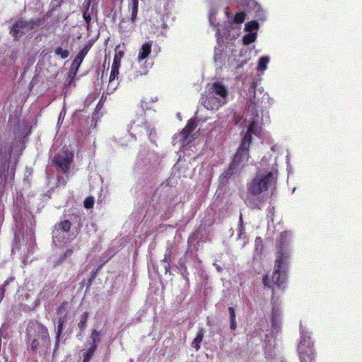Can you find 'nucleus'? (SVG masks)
<instances>
[{
	"label": "nucleus",
	"instance_id": "obj_1",
	"mask_svg": "<svg viewBox=\"0 0 362 362\" xmlns=\"http://www.w3.org/2000/svg\"><path fill=\"white\" fill-rule=\"evenodd\" d=\"M245 121L248 124L247 132L245 135L240 147L238 149L236 154L234 156L233 160L231 164V168H236L243 166L248 160V148L251 142V134H254L260 136L262 128L259 126L257 121L251 120L246 117Z\"/></svg>",
	"mask_w": 362,
	"mask_h": 362
},
{
	"label": "nucleus",
	"instance_id": "obj_2",
	"mask_svg": "<svg viewBox=\"0 0 362 362\" xmlns=\"http://www.w3.org/2000/svg\"><path fill=\"white\" fill-rule=\"evenodd\" d=\"M277 171L275 169L259 172L248 184V192L252 195H258L272 187L276 182Z\"/></svg>",
	"mask_w": 362,
	"mask_h": 362
},
{
	"label": "nucleus",
	"instance_id": "obj_3",
	"mask_svg": "<svg viewBox=\"0 0 362 362\" xmlns=\"http://www.w3.org/2000/svg\"><path fill=\"white\" fill-rule=\"evenodd\" d=\"M288 252L286 250H283L282 247H281L280 250L277 252L276 260V269L272 276V280H269L268 276H266L263 279L264 284L266 286L272 287L274 284L279 287L283 286L285 282V278L284 276H281L279 269L281 267V265L286 262L288 258Z\"/></svg>",
	"mask_w": 362,
	"mask_h": 362
},
{
	"label": "nucleus",
	"instance_id": "obj_4",
	"mask_svg": "<svg viewBox=\"0 0 362 362\" xmlns=\"http://www.w3.org/2000/svg\"><path fill=\"white\" fill-rule=\"evenodd\" d=\"M298 352L301 362H313L314 351L310 336L302 332L301 340L298 345Z\"/></svg>",
	"mask_w": 362,
	"mask_h": 362
},
{
	"label": "nucleus",
	"instance_id": "obj_5",
	"mask_svg": "<svg viewBox=\"0 0 362 362\" xmlns=\"http://www.w3.org/2000/svg\"><path fill=\"white\" fill-rule=\"evenodd\" d=\"M37 332V335H35V339L31 343V349L33 351H36L40 346H47L49 342V333L45 327L38 325Z\"/></svg>",
	"mask_w": 362,
	"mask_h": 362
},
{
	"label": "nucleus",
	"instance_id": "obj_6",
	"mask_svg": "<svg viewBox=\"0 0 362 362\" xmlns=\"http://www.w3.org/2000/svg\"><path fill=\"white\" fill-rule=\"evenodd\" d=\"M33 27L34 22L33 21H25L21 20L16 22L11 29L10 33L16 40H18L29 30H32Z\"/></svg>",
	"mask_w": 362,
	"mask_h": 362
},
{
	"label": "nucleus",
	"instance_id": "obj_7",
	"mask_svg": "<svg viewBox=\"0 0 362 362\" xmlns=\"http://www.w3.org/2000/svg\"><path fill=\"white\" fill-rule=\"evenodd\" d=\"M225 103L226 100H223L222 98H217L208 92L202 98V104L208 110H217Z\"/></svg>",
	"mask_w": 362,
	"mask_h": 362
},
{
	"label": "nucleus",
	"instance_id": "obj_8",
	"mask_svg": "<svg viewBox=\"0 0 362 362\" xmlns=\"http://www.w3.org/2000/svg\"><path fill=\"white\" fill-rule=\"evenodd\" d=\"M197 124L194 120L190 119L186 127L183 129L181 133L176 135L173 139V144L178 145L179 148H182L185 143L188 134L194 129Z\"/></svg>",
	"mask_w": 362,
	"mask_h": 362
},
{
	"label": "nucleus",
	"instance_id": "obj_9",
	"mask_svg": "<svg viewBox=\"0 0 362 362\" xmlns=\"http://www.w3.org/2000/svg\"><path fill=\"white\" fill-rule=\"evenodd\" d=\"M72 160L73 153L70 151H64L62 154H59L55 157L53 162L59 167L62 171L66 173L69 170Z\"/></svg>",
	"mask_w": 362,
	"mask_h": 362
},
{
	"label": "nucleus",
	"instance_id": "obj_10",
	"mask_svg": "<svg viewBox=\"0 0 362 362\" xmlns=\"http://www.w3.org/2000/svg\"><path fill=\"white\" fill-rule=\"evenodd\" d=\"M147 127L145 124V119L140 116L136 119H134L130 125L131 134L128 136L130 139H133V134L142 135L148 133Z\"/></svg>",
	"mask_w": 362,
	"mask_h": 362
},
{
	"label": "nucleus",
	"instance_id": "obj_11",
	"mask_svg": "<svg viewBox=\"0 0 362 362\" xmlns=\"http://www.w3.org/2000/svg\"><path fill=\"white\" fill-rule=\"evenodd\" d=\"M207 92L217 98H222L223 100H226L228 91L226 87L219 83H214L209 85L207 87Z\"/></svg>",
	"mask_w": 362,
	"mask_h": 362
},
{
	"label": "nucleus",
	"instance_id": "obj_12",
	"mask_svg": "<svg viewBox=\"0 0 362 362\" xmlns=\"http://www.w3.org/2000/svg\"><path fill=\"white\" fill-rule=\"evenodd\" d=\"M120 66L112 64L111 73L109 78L108 90L112 92L118 85L117 79Z\"/></svg>",
	"mask_w": 362,
	"mask_h": 362
},
{
	"label": "nucleus",
	"instance_id": "obj_13",
	"mask_svg": "<svg viewBox=\"0 0 362 362\" xmlns=\"http://www.w3.org/2000/svg\"><path fill=\"white\" fill-rule=\"evenodd\" d=\"M151 47L152 43L151 42H147L142 45L138 52L136 59L138 63L141 64L146 59L148 58L151 52Z\"/></svg>",
	"mask_w": 362,
	"mask_h": 362
},
{
	"label": "nucleus",
	"instance_id": "obj_14",
	"mask_svg": "<svg viewBox=\"0 0 362 362\" xmlns=\"http://www.w3.org/2000/svg\"><path fill=\"white\" fill-rule=\"evenodd\" d=\"M281 325V311L277 308H273L272 313V325L274 329L279 330Z\"/></svg>",
	"mask_w": 362,
	"mask_h": 362
},
{
	"label": "nucleus",
	"instance_id": "obj_15",
	"mask_svg": "<svg viewBox=\"0 0 362 362\" xmlns=\"http://www.w3.org/2000/svg\"><path fill=\"white\" fill-rule=\"evenodd\" d=\"M139 0H128V11L131 13V22L134 23L136 19Z\"/></svg>",
	"mask_w": 362,
	"mask_h": 362
},
{
	"label": "nucleus",
	"instance_id": "obj_16",
	"mask_svg": "<svg viewBox=\"0 0 362 362\" xmlns=\"http://www.w3.org/2000/svg\"><path fill=\"white\" fill-rule=\"evenodd\" d=\"M86 52H87L86 51L83 49L78 54V55L76 57V58L74 59V60L72 62V64H71L72 69L75 68L76 69H77L79 67V66L81 65V62H83V60L85 57Z\"/></svg>",
	"mask_w": 362,
	"mask_h": 362
},
{
	"label": "nucleus",
	"instance_id": "obj_17",
	"mask_svg": "<svg viewBox=\"0 0 362 362\" xmlns=\"http://www.w3.org/2000/svg\"><path fill=\"white\" fill-rule=\"evenodd\" d=\"M133 25L131 21L122 20L119 23V30L122 33H130L133 29Z\"/></svg>",
	"mask_w": 362,
	"mask_h": 362
},
{
	"label": "nucleus",
	"instance_id": "obj_18",
	"mask_svg": "<svg viewBox=\"0 0 362 362\" xmlns=\"http://www.w3.org/2000/svg\"><path fill=\"white\" fill-rule=\"evenodd\" d=\"M204 337V330L202 329H200L198 332L197 333L196 337L194 338L192 346L193 347L198 351L200 348V343L202 342Z\"/></svg>",
	"mask_w": 362,
	"mask_h": 362
},
{
	"label": "nucleus",
	"instance_id": "obj_19",
	"mask_svg": "<svg viewBox=\"0 0 362 362\" xmlns=\"http://www.w3.org/2000/svg\"><path fill=\"white\" fill-rule=\"evenodd\" d=\"M124 51L119 49V46H117L115 48V54L114 56L112 64L120 66V62L124 56Z\"/></svg>",
	"mask_w": 362,
	"mask_h": 362
},
{
	"label": "nucleus",
	"instance_id": "obj_20",
	"mask_svg": "<svg viewBox=\"0 0 362 362\" xmlns=\"http://www.w3.org/2000/svg\"><path fill=\"white\" fill-rule=\"evenodd\" d=\"M257 38V33L256 32H248L243 37V43L245 45H249L255 41Z\"/></svg>",
	"mask_w": 362,
	"mask_h": 362
},
{
	"label": "nucleus",
	"instance_id": "obj_21",
	"mask_svg": "<svg viewBox=\"0 0 362 362\" xmlns=\"http://www.w3.org/2000/svg\"><path fill=\"white\" fill-rule=\"evenodd\" d=\"M269 62V57L264 56L259 59L257 69L259 71H265L267 69V64Z\"/></svg>",
	"mask_w": 362,
	"mask_h": 362
},
{
	"label": "nucleus",
	"instance_id": "obj_22",
	"mask_svg": "<svg viewBox=\"0 0 362 362\" xmlns=\"http://www.w3.org/2000/svg\"><path fill=\"white\" fill-rule=\"evenodd\" d=\"M258 28L259 25L257 21H250L245 25V30L247 32H253V30H257Z\"/></svg>",
	"mask_w": 362,
	"mask_h": 362
},
{
	"label": "nucleus",
	"instance_id": "obj_23",
	"mask_svg": "<svg viewBox=\"0 0 362 362\" xmlns=\"http://www.w3.org/2000/svg\"><path fill=\"white\" fill-rule=\"evenodd\" d=\"M88 313H84L82 314L81 317V320L80 322H78V327L81 329H84L86 326V322H87V320H88Z\"/></svg>",
	"mask_w": 362,
	"mask_h": 362
},
{
	"label": "nucleus",
	"instance_id": "obj_24",
	"mask_svg": "<svg viewBox=\"0 0 362 362\" xmlns=\"http://www.w3.org/2000/svg\"><path fill=\"white\" fill-rule=\"evenodd\" d=\"M96 348V345H93L91 348H90L84 355L83 362H89L90 358L93 355L95 349Z\"/></svg>",
	"mask_w": 362,
	"mask_h": 362
},
{
	"label": "nucleus",
	"instance_id": "obj_25",
	"mask_svg": "<svg viewBox=\"0 0 362 362\" xmlns=\"http://www.w3.org/2000/svg\"><path fill=\"white\" fill-rule=\"evenodd\" d=\"M55 54L60 56L62 59H66L69 56V52L59 47L55 49Z\"/></svg>",
	"mask_w": 362,
	"mask_h": 362
},
{
	"label": "nucleus",
	"instance_id": "obj_26",
	"mask_svg": "<svg viewBox=\"0 0 362 362\" xmlns=\"http://www.w3.org/2000/svg\"><path fill=\"white\" fill-rule=\"evenodd\" d=\"M245 18V13L243 12L238 13L234 17V22L235 23H242Z\"/></svg>",
	"mask_w": 362,
	"mask_h": 362
},
{
	"label": "nucleus",
	"instance_id": "obj_27",
	"mask_svg": "<svg viewBox=\"0 0 362 362\" xmlns=\"http://www.w3.org/2000/svg\"><path fill=\"white\" fill-rule=\"evenodd\" d=\"M59 228L64 232H67L71 228V223L69 221H62L59 224Z\"/></svg>",
	"mask_w": 362,
	"mask_h": 362
},
{
	"label": "nucleus",
	"instance_id": "obj_28",
	"mask_svg": "<svg viewBox=\"0 0 362 362\" xmlns=\"http://www.w3.org/2000/svg\"><path fill=\"white\" fill-rule=\"evenodd\" d=\"M64 322V321L63 320H62V319H60L59 321L58 332H57V341H56V343H55V348L58 347V345H59V336H60L62 330V327H63Z\"/></svg>",
	"mask_w": 362,
	"mask_h": 362
},
{
	"label": "nucleus",
	"instance_id": "obj_29",
	"mask_svg": "<svg viewBox=\"0 0 362 362\" xmlns=\"http://www.w3.org/2000/svg\"><path fill=\"white\" fill-rule=\"evenodd\" d=\"M84 206L85 208L86 209H90L93 206V204H94V199L91 197H87L85 200H84Z\"/></svg>",
	"mask_w": 362,
	"mask_h": 362
},
{
	"label": "nucleus",
	"instance_id": "obj_30",
	"mask_svg": "<svg viewBox=\"0 0 362 362\" xmlns=\"http://www.w3.org/2000/svg\"><path fill=\"white\" fill-rule=\"evenodd\" d=\"M91 339L93 345H96V343L100 340V332L97 330H93L91 334Z\"/></svg>",
	"mask_w": 362,
	"mask_h": 362
},
{
	"label": "nucleus",
	"instance_id": "obj_31",
	"mask_svg": "<svg viewBox=\"0 0 362 362\" xmlns=\"http://www.w3.org/2000/svg\"><path fill=\"white\" fill-rule=\"evenodd\" d=\"M228 310H229V313H230V320L235 319V313L234 309L230 307V308H229Z\"/></svg>",
	"mask_w": 362,
	"mask_h": 362
},
{
	"label": "nucleus",
	"instance_id": "obj_32",
	"mask_svg": "<svg viewBox=\"0 0 362 362\" xmlns=\"http://www.w3.org/2000/svg\"><path fill=\"white\" fill-rule=\"evenodd\" d=\"M237 327L235 319L230 320V329L235 330Z\"/></svg>",
	"mask_w": 362,
	"mask_h": 362
},
{
	"label": "nucleus",
	"instance_id": "obj_33",
	"mask_svg": "<svg viewBox=\"0 0 362 362\" xmlns=\"http://www.w3.org/2000/svg\"><path fill=\"white\" fill-rule=\"evenodd\" d=\"M83 18L87 23H89V21H90V16L89 15H87L86 13H84Z\"/></svg>",
	"mask_w": 362,
	"mask_h": 362
},
{
	"label": "nucleus",
	"instance_id": "obj_34",
	"mask_svg": "<svg viewBox=\"0 0 362 362\" xmlns=\"http://www.w3.org/2000/svg\"><path fill=\"white\" fill-rule=\"evenodd\" d=\"M288 235V234L287 232H284V233H281V240H285Z\"/></svg>",
	"mask_w": 362,
	"mask_h": 362
},
{
	"label": "nucleus",
	"instance_id": "obj_35",
	"mask_svg": "<svg viewBox=\"0 0 362 362\" xmlns=\"http://www.w3.org/2000/svg\"><path fill=\"white\" fill-rule=\"evenodd\" d=\"M212 16H213V13H210L209 18V22H210L211 24L214 23Z\"/></svg>",
	"mask_w": 362,
	"mask_h": 362
},
{
	"label": "nucleus",
	"instance_id": "obj_36",
	"mask_svg": "<svg viewBox=\"0 0 362 362\" xmlns=\"http://www.w3.org/2000/svg\"><path fill=\"white\" fill-rule=\"evenodd\" d=\"M146 73V70L144 69L142 71H141V74H145Z\"/></svg>",
	"mask_w": 362,
	"mask_h": 362
},
{
	"label": "nucleus",
	"instance_id": "obj_37",
	"mask_svg": "<svg viewBox=\"0 0 362 362\" xmlns=\"http://www.w3.org/2000/svg\"><path fill=\"white\" fill-rule=\"evenodd\" d=\"M261 241H262V240H261V239H260L259 238H257V239H256V242H257V243H258V242H261Z\"/></svg>",
	"mask_w": 362,
	"mask_h": 362
},
{
	"label": "nucleus",
	"instance_id": "obj_38",
	"mask_svg": "<svg viewBox=\"0 0 362 362\" xmlns=\"http://www.w3.org/2000/svg\"><path fill=\"white\" fill-rule=\"evenodd\" d=\"M62 309H64V307H60V308H59V311H62Z\"/></svg>",
	"mask_w": 362,
	"mask_h": 362
}]
</instances>
